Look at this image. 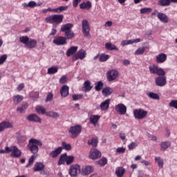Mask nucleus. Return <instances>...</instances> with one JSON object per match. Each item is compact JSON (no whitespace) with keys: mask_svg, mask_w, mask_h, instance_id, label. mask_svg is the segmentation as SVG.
Here are the masks:
<instances>
[{"mask_svg":"<svg viewBox=\"0 0 177 177\" xmlns=\"http://www.w3.org/2000/svg\"><path fill=\"white\" fill-rule=\"evenodd\" d=\"M42 145V141L36 138H31L29 140L27 147L29 151L33 155L29 158L28 162L26 165V168H28L32 164H34V161H35V158H37V154H38V152L39 151V147H41Z\"/></svg>","mask_w":177,"mask_h":177,"instance_id":"f257e3e1","label":"nucleus"},{"mask_svg":"<svg viewBox=\"0 0 177 177\" xmlns=\"http://www.w3.org/2000/svg\"><path fill=\"white\" fill-rule=\"evenodd\" d=\"M19 42L24 44L28 49H34L37 48V41L35 39H30L28 36H22L19 37Z\"/></svg>","mask_w":177,"mask_h":177,"instance_id":"f03ea898","label":"nucleus"},{"mask_svg":"<svg viewBox=\"0 0 177 177\" xmlns=\"http://www.w3.org/2000/svg\"><path fill=\"white\" fill-rule=\"evenodd\" d=\"M73 27V24H66L61 27V31L62 32H64L66 39H73V37L75 35V33L71 30Z\"/></svg>","mask_w":177,"mask_h":177,"instance_id":"7ed1b4c3","label":"nucleus"},{"mask_svg":"<svg viewBox=\"0 0 177 177\" xmlns=\"http://www.w3.org/2000/svg\"><path fill=\"white\" fill-rule=\"evenodd\" d=\"M81 132H82V126H81V124H77L71 127L68 129V133L69 138H71V139H77V138H78L81 134Z\"/></svg>","mask_w":177,"mask_h":177,"instance_id":"20e7f679","label":"nucleus"},{"mask_svg":"<svg viewBox=\"0 0 177 177\" xmlns=\"http://www.w3.org/2000/svg\"><path fill=\"white\" fill-rule=\"evenodd\" d=\"M64 19V16L63 15H54L46 17L45 21L50 24H60V23L63 22Z\"/></svg>","mask_w":177,"mask_h":177,"instance_id":"39448f33","label":"nucleus"},{"mask_svg":"<svg viewBox=\"0 0 177 177\" xmlns=\"http://www.w3.org/2000/svg\"><path fill=\"white\" fill-rule=\"evenodd\" d=\"M82 32L86 38L91 37V27L89 26V23L88 20L84 19L82 21Z\"/></svg>","mask_w":177,"mask_h":177,"instance_id":"423d86ee","label":"nucleus"},{"mask_svg":"<svg viewBox=\"0 0 177 177\" xmlns=\"http://www.w3.org/2000/svg\"><path fill=\"white\" fill-rule=\"evenodd\" d=\"M134 118L136 120H143L146 115H147V111H145L142 109H134L133 111Z\"/></svg>","mask_w":177,"mask_h":177,"instance_id":"0eeeda50","label":"nucleus"},{"mask_svg":"<svg viewBox=\"0 0 177 177\" xmlns=\"http://www.w3.org/2000/svg\"><path fill=\"white\" fill-rule=\"evenodd\" d=\"M151 74H157V75H165V71L161 68H158L156 65H151L149 66Z\"/></svg>","mask_w":177,"mask_h":177,"instance_id":"6e6552de","label":"nucleus"},{"mask_svg":"<svg viewBox=\"0 0 177 177\" xmlns=\"http://www.w3.org/2000/svg\"><path fill=\"white\" fill-rule=\"evenodd\" d=\"M119 75L120 73H118V71L115 69L110 70L106 73V78L109 82H111V81H114L115 80H117Z\"/></svg>","mask_w":177,"mask_h":177,"instance_id":"1a4fd4ad","label":"nucleus"},{"mask_svg":"<svg viewBox=\"0 0 177 177\" xmlns=\"http://www.w3.org/2000/svg\"><path fill=\"white\" fill-rule=\"evenodd\" d=\"M78 174H81V167L78 165H73L69 170V175L71 177H77Z\"/></svg>","mask_w":177,"mask_h":177,"instance_id":"9d476101","label":"nucleus"},{"mask_svg":"<svg viewBox=\"0 0 177 177\" xmlns=\"http://www.w3.org/2000/svg\"><path fill=\"white\" fill-rule=\"evenodd\" d=\"M10 156L13 158H20L21 157V151L16 146H12L10 148Z\"/></svg>","mask_w":177,"mask_h":177,"instance_id":"9b49d317","label":"nucleus"},{"mask_svg":"<svg viewBox=\"0 0 177 177\" xmlns=\"http://www.w3.org/2000/svg\"><path fill=\"white\" fill-rule=\"evenodd\" d=\"M53 42L57 46L67 45V39L62 36H58L54 38Z\"/></svg>","mask_w":177,"mask_h":177,"instance_id":"f8f14e48","label":"nucleus"},{"mask_svg":"<svg viewBox=\"0 0 177 177\" xmlns=\"http://www.w3.org/2000/svg\"><path fill=\"white\" fill-rule=\"evenodd\" d=\"M102 157V153L96 149H91L90 151L89 158L91 160H97Z\"/></svg>","mask_w":177,"mask_h":177,"instance_id":"ddd939ff","label":"nucleus"},{"mask_svg":"<svg viewBox=\"0 0 177 177\" xmlns=\"http://www.w3.org/2000/svg\"><path fill=\"white\" fill-rule=\"evenodd\" d=\"M156 85L157 86H165L167 84V78L164 75H159L155 80Z\"/></svg>","mask_w":177,"mask_h":177,"instance_id":"4468645a","label":"nucleus"},{"mask_svg":"<svg viewBox=\"0 0 177 177\" xmlns=\"http://www.w3.org/2000/svg\"><path fill=\"white\" fill-rule=\"evenodd\" d=\"M115 110L121 115L127 114V106L124 104H118L115 106Z\"/></svg>","mask_w":177,"mask_h":177,"instance_id":"2eb2a0df","label":"nucleus"},{"mask_svg":"<svg viewBox=\"0 0 177 177\" xmlns=\"http://www.w3.org/2000/svg\"><path fill=\"white\" fill-rule=\"evenodd\" d=\"M156 62L158 64H161L162 63H165L167 62V54L165 53H160L156 55Z\"/></svg>","mask_w":177,"mask_h":177,"instance_id":"dca6fc26","label":"nucleus"},{"mask_svg":"<svg viewBox=\"0 0 177 177\" xmlns=\"http://www.w3.org/2000/svg\"><path fill=\"white\" fill-rule=\"evenodd\" d=\"M27 120L28 121H30V122H41V120L39 118V116H38L37 114L35 113H32L30 115H29L27 117Z\"/></svg>","mask_w":177,"mask_h":177,"instance_id":"f3484780","label":"nucleus"},{"mask_svg":"<svg viewBox=\"0 0 177 177\" xmlns=\"http://www.w3.org/2000/svg\"><path fill=\"white\" fill-rule=\"evenodd\" d=\"M93 167L92 166H84L82 169V175H90L93 172Z\"/></svg>","mask_w":177,"mask_h":177,"instance_id":"a211bd4d","label":"nucleus"},{"mask_svg":"<svg viewBox=\"0 0 177 177\" xmlns=\"http://www.w3.org/2000/svg\"><path fill=\"white\" fill-rule=\"evenodd\" d=\"M9 128H13V125L9 122H1L0 123V132L5 131Z\"/></svg>","mask_w":177,"mask_h":177,"instance_id":"6ab92c4d","label":"nucleus"},{"mask_svg":"<svg viewBox=\"0 0 177 177\" xmlns=\"http://www.w3.org/2000/svg\"><path fill=\"white\" fill-rule=\"evenodd\" d=\"M62 151H63V148L62 147H59L58 148L55 149L54 151H51L49 153V156L52 158H56L57 156L62 153Z\"/></svg>","mask_w":177,"mask_h":177,"instance_id":"aec40b11","label":"nucleus"},{"mask_svg":"<svg viewBox=\"0 0 177 177\" xmlns=\"http://www.w3.org/2000/svg\"><path fill=\"white\" fill-rule=\"evenodd\" d=\"M68 91H70V87L67 85H64L60 89V95L62 97H67L69 94Z\"/></svg>","mask_w":177,"mask_h":177,"instance_id":"412c9836","label":"nucleus"},{"mask_svg":"<svg viewBox=\"0 0 177 177\" xmlns=\"http://www.w3.org/2000/svg\"><path fill=\"white\" fill-rule=\"evenodd\" d=\"M86 56V51L85 50H80L77 54L75 55V58L76 60H78V59H80V60H82L85 59V57Z\"/></svg>","mask_w":177,"mask_h":177,"instance_id":"4be33fe9","label":"nucleus"},{"mask_svg":"<svg viewBox=\"0 0 177 177\" xmlns=\"http://www.w3.org/2000/svg\"><path fill=\"white\" fill-rule=\"evenodd\" d=\"M45 168V165L41 162H37L35 164L33 167L34 172H39V171H42Z\"/></svg>","mask_w":177,"mask_h":177,"instance_id":"5701e85b","label":"nucleus"},{"mask_svg":"<svg viewBox=\"0 0 177 177\" xmlns=\"http://www.w3.org/2000/svg\"><path fill=\"white\" fill-rule=\"evenodd\" d=\"M90 122L92 124L94 127H96L97 122H99V120H100V115H92L90 116Z\"/></svg>","mask_w":177,"mask_h":177,"instance_id":"b1692460","label":"nucleus"},{"mask_svg":"<svg viewBox=\"0 0 177 177\" xmlns=\"http://www.w3.org/2000/svg\"><path fill=\"white\" fill-rule=\"evenodd\" d=\"M113 88L111 87H105L102 89V93L104 97H107L108 96H110L111 93H113Z\"/></svg>","mask_w":177,"mask_h":177,"instance_id":"393cba45","label":"nucleus"},{"mask_svg":"<svg viewBox=\"0 0 177 177\" xmlns=\"http://www.w3.org/2000/svg\"><path fill=\"white\" fill-rule=\"evenodd\" d=\"M67 9H68V6H62L58 7L57 8H53V10H52V12H53L54 13H62V12H64L67 10Z\"/></svg>","mask_w":177,"mask_h":177,"instance_id":"a878e982","label":"nucleus"},{"mask_svg":"<svg viewBox=\"0 0 177 177\" xmlns=\"http://www.w3.org/2000/svg\"><path fill=\"white\" fill-rule=\"evenodd\" d=\"M110 106V99H107L100 104V109L102 111L107 110Z\"/></svg>","mask_w":177,"mask_h":177,"instance_id":"bb28decb","label":"nucleus"},{"mask_svg":"<svg viewBox=\"0 0 177 177\" xmlns=\"http://www.w3.org/2000/svg\"><path fill=\"white\" fill-rule=\"evenodd\" d=\"M157 17L162 23H168V17L165 14L159 12Z\"/></svg>","mask_w":177,"mask_h":177,"instance_id":"cd10ccee","label":"nucleus"},{"mask_svg":"<svg viewBox=\"0 0 177 177\" xmlns=\"http://www.w3.org/2000/svg\"><path fill=\"white\" fill-rule=\"evenodd\" d=\"M80 9H87V10H89L92 8V3L91 1L82 2L80 3Z\"/></svg>","mask_w":177,"mask_h":177,"instance_id":"c85d7f7f","label":"nucleus"},{"mask_svg":"<svg viewBox=\"0 0 177 177\" xmlns=\"http://www.w3.org/2000/svg\"><path fill=\"white\" fill-rule=\"evenodd\" d=\"M77 49H78V47H77V46H72V47H71L66 51V56L68 57H70V56L74 55V53H75L77 52Z\"/></svg>","mask_w":177,"mask_h":177,"instance_id":"c756f323","label":"nucleus"},{"mask_svg":"<svg viewBox=\"0 0 177 177\" xmlns=\"http://www.w3.org/2000/svg\"><path fill=\"white\" fill-rule=\"evenodd\" d=\"M124 174H125V169L122 167H119L115 170V174L118 177L124 176Z\"/></svg>","mask_w":177,"mask_h":177,"instance_id":"7c9ffc66","label":"nucleus"},{"mask_svg":"<svg viewBox=\"0 0 177 177\" xmlns=\"http://www.w3.org/2000/svg\"><path fill=\"white\" fill-rule=\"evenodd\" d=\"M35 110L38 114H42V115H44V114H46V109L41 105L37 106Z\"/></svg>","mask_w":177,"mask_h":177,"instance_id":"2f4dec72","label":"nucleus"},{"mask_svg":"<svg viewBox=\"0 0 177 177\" xmlns=\"http://www.w3.org/2000/svg\"><path fill=\"white\" fill-rule=\"evenodd\" d=\"M67 159V153H63L60 156L59 161H58V165H63V164H65Z\"/></svg>","mask_w":177,"mask_h":177,"instance_id":"473e14b6","label":"nucleus"},{"mask_svg":"<svg viewBox=\"0 0 177 177\" xmlns=\"http://www.w3.org/2000/svg\"><path fill=\"white\" fill-rule=\"evenodd\" d=\"M24 97L22 95H17L13 97L14 104H19L21 102H23Z\"/></svg>","mask_w":177,"mask_h":177,"instance_id":"72a5a7b5","label":"nucleus"},{"mask_svg":"<svg viewBox=\"0 0 177 177\" xmlns=\"http://www.w3.org/2000/svg\"><path fill=\"white\" fill-rule=\"evenodd\" d=\"M110 59V55L102 53L100 55L99 62L101 63H104Z\"/></svg>","mask_w":177,"mask_h":177,"instance_id":"f704fd0d","label":"nucleus"},{"mask_svg":"<svg viewBox=\"0 0 177 177\" xmlns=\"http://www.w3.org/2000/svg\"><path fill=\"white\" fill-rule=\"evenodd\" d=\"M103 86H104L103 82L99 81L95 84V90L97 92H100V91L103 89Z\"/></svg>","mask_w":177,"mask_h":177,"instance_id":"c9c22d12","label":"nucleus"},{"mask_svg":"<svg viewBox=\"0 0 177 177\" xmlns=\"http://www.w3.org/2000/svg\"><path fill=\"white\" fill-rule=\"evenodd\" d=\"M105 48L108 50H118V48L111 43L105 44Z\"/></svg>","mask_w":177,"mask_h":177,"instance_id":"e433bc0d","label":"nucleus"},{"mask_svg":"<svg viewBox=\"0 0 177 177\" xmlns=\"http://www.w3.org/2000/svg\"><path fill=\"white\" fill-rule=\"evenodd\" d=\"M97 143H99V141L97 138L88 140V146H93V147H96L97 146Z\"/></svg>","mask_w":177,"mask_h":177,"instance_id":"4c0bfd02","label":"nucleus"},{"mask_svg":"<svg viewBox=\"0 0 177 177\" xmlns=\"http://www.w3.org/2000/svg\"><path fill=\"white\" fill-rule=\"evenodd\" d=\"M46 115H47V117H50L51 118H59L60 117V115H59V113L53 112V111L46 112Z\"/></svg>","mask_w":177,"mask_h":177,"instance_id":"58836bf2","label":"nucleus"},{"mask_svg":"<svg viewBox=\"0 0 177 177\" xmlns=\"http://www.w3.org/2000/svg\"><path fill=\"white\" fill-rule=\"evenodd\" d=\"M169 146H171V142L169 141H165V142H161L160 150L165 151L167 150V149H168V147H169Z\"/></svg>","mask_w":177,"mask_h":177,"instance_id":"ea45409f","label":"nucleus"},{"mask_svg":"<svg viewBox=\"0 0 177 177\" xmlns=\"http://www.w3.org/2000/svg\"><path fill=\"white\" fill-rule=\"evenodd\" d=\"M147 49V47H139L137 50L135 51L134 55H136V56H138L139 55H143V53L146 52Z\"/></svg>","mask_w":177,"mask_h":177,"instance_id":"a19ab883","label":"nucleus"},{"mask_svg":"<svg viewBox=\"0 0 177 177\" xmlns=\"http://www.w3.org/2000/svg\"><path fill=\"white\" fill-rule=\"evenodd\" d=\"M28 107V104H27V102L23 103L21 107H18L17 109V111H19L21 114L24 113L26 110H27Z\"/></svg>","mask_w":177,"mask_h":177,"instance_id":"79ce46f5","label":"nucleus"},{"mask_svg":"<svg viewBox=\"0 0 177 177\" xmlns=\"http://www.w3.org/2000/svg\"><path fill=\"white\" fill-rule=\"evenodd\" d=\"M141 15H147L149 13H151L153 12V8H143L140 10Z\"/></svg>","mask_w":177,"mask_h":177,"instance_id":"37998d69","label":"nucleus"},{"mask_svg":"<svg viewBox=\"0 0 177 177\" xmlns=\"http://www.w3.org/2000/svg\"><path fill=\"white\" fill-rule=\"evenodd\" d=\"M147 96L150 97V99H153L154 100H160V95L158 94L150 92L147 93Z\"/></svg>","mask_w":177,"mask_h":177,"instance_id":"c03bdc74","label":"nucleus"},{"mask_svg":"<svg viewBox=\"0 0 177 177\" xmlns=\"http://www.w3.org/2000/svg\"><path fill=\"white\" fill-rule=\"evenodd\" d=\"M84 88L85 90V92H89V91H91V89H92V86H91V82H89V80L84 82Z\"/></svg>","mask_w":177,"mask_h":177,"instance_id":"a18cd8bd","label":"nucleus"},{"mask_svg":"<svg viewBox=\"0 0 177 177\" xmlns=\"http://www.w3.org/2000/svg\"><path fill=\"white\" fill-rule=\"evenodd\" d=\"M155 161L158 162L159 168H163L164 167V160L161 159V157H156Z\"/></svg>","mask_w":177,"mask_h":177,"instance_id":"49530a36","label":"nucleus"},{"mask_svg":"<svg viewBox=\"0 0 177 177\" xmlns=\"http://www.w3.org/2000/svg\"><path fill=\"white\" fill-rule=\"evenodd\" d=\"M158 5L160 6H169L171 5L170 0H159Z\"/></svg>","mask_w":177,"mask_h":177,"instance_id":"de8ad7c7","label":"nucleus"},{"mask_svg":"<svg viewBox=\"0 0 177 177\" xmlns=\"http://www.w3.org/2000/svg\"><path fill=\"white\" fill-rule=\"evenodd\" d=\"M62 149H64V150H67V151L71 150V145L66 142H62Z\"/></svg>","mask_w":177,"mask_h":177,"instance_id":"09e8293b","label":"nucleus"},{"mask_svg":"<svg viewBox=\"0 0 177 177\" xmlns=\"http://www.w3.org/2000/svg\"><path fill=\"white\" fill-rule=\"evenodd\" d=\"M74 162V156H67L66 155V165H70L71 164H73Z\"/></svg>","mask_w":177,"mask_h":177,"instance_id":"8fccbe9b","label":"nucleus"},{"mask_svg":"<svg viewBox=\"0 0 177 177\" xmlns=\"http://www.w3.org/2000/svg\"><path fill=\"white\" fill-rule=\"evenodd\" d=\"M97 164H98V165H100V167H104V165L107 164V158H102L101 160L97 162Z\"/></svg>","mask_w":177,"mask_h":177,"instance_id":"3c124183","label":"nucleus"},{"mask_svg":"<svg viewBox=\"0 0 177 177\" xmlns=\"http://www.w3.org/2000/svg\"><path fill=\"white\" fill-rule=\"evenodd\" d=\"M57 71H58L57 67L52 66L48 69V74H56Z\"/></svg>","mask_w":177,"mask_h":177,"instance_id":"603ef678","label":"nucleus"},{"mask_svg":"<svg viewBox=\"0 0 177 177\" xmlns=\"http://www.w3.org/2000/svg\"><path fill=\"white\" fill-rule=\"evenodd\" d=\"M84 97V95L82 94H74L72 95L73 100L77 101L80 100Z\"/></svg>","mask_w":177,"mask_h":177,"instance_id":"864d4df0","label":"nucleus"},{"mask_svg":"<svg viewBox=\"0 0 177 177\" xmlns=\"http://www.w3.org/2000/svg\"><path fill=\"white\" fill-rule=\"evenodd\" d=\"M169 107H174L177 109V100H173L169 103Z\"/></svg>","mask_w":177,"mask_h":177,"instance_id":"5fc2aeb1","label":"nucleus"},{"mask_svg":"<svg viewBox=\"0 0 177 177\" xmlns=\"http://www.w3.org/2000/svg\"><path fill=\"white\" fill-rule=\"evenodd\" d=\"M140 41H141L140 39L127 40V44L128 45H131L132 44H138L140 42Z\"/></svg>","mask_w":177,"mask_h":177,"instance_id":"6e6d98bb","label":"nucleus"},{"mask_svg":"<svg viewBox=\"0 0 177 177\" xmlns=\"http://www.w3.org/2000/svg\"><path fill=\"white\" fill-rule=\"evenodd\" d=\"M7 59H8V55H6V54L1 55L0 57V65L3 64V63H5V62H6Z\"/></svg>","mask_w":177,"mask_h":177,"instance_id":"4d7b16f0","label":"nucleus"},{"mask_svg":"<svg viewBox=\"0 0 177 177\" xmlns=\"http://www.w3.org/2000/svg\"><path fill=\"white\" fill-rule=\"evenodd\" d=\"M8 153H10V147H6L5 150L3 149L0 150V154H5V153L8 154Z\"/></svg>","mask_w":177,"mask_h":177,"instance_id":"13d9d810","label":"nucleus"},{"mask_svg":"<svg viewBox=\"0 0 177 177\" xmlns=\"http://www.w3.org/2000/svg\"><path fill=\"white\" fill-rule=\"evenodd\" d=\"M59 82V84H66V82H67V76L63 75L62 77H60Z\"/></svg>","mask_w":177,"mask_h":177,"instance_id":"bf43d9fd","label":"nucleus"},{"mask_svg":"<svg viewBox=\"0 0 177 177\" xmlns=\"http://www.w3.org/2000/svg\"><path fill=\"white\" fill-rule=\"evenodd\" d=\"M32 95L33 100H37V99H38L39 97V92H38V91L32 92Z\"/></svg>","mask_w":177,"mask_h":177,"instance_id":"052dcab7","label":"nucleus"},{"mask_svg":"<svg viewBox=\"0 0 177 177\" xmlns=\"http://www.w3.org/2000/svg\"><path fill=\"white\" fill-rule=\"evenodd\" d=\"M138 145L136 142H132L130 145H128L129 150H133L136 147H137Z\"/></svg>","mask_w":177,"mask_h":177,"instance_id":"680f3d73","label":"nucleus"},{"mask_svg":"<svg viewBox=\"0 0 177 177\" xmlns=\"http://www.w3.org/2000/svg\"><path fill=\"white\" fill-rule=\"evenodd\" d=\"M116 153H125V148L124 147H119L116 149Z\"/></svg>","mask_w":177,"mask_h":177,"instance_id":"e2e57ef3","label":"nucleus"},{"mask_svg":"<svg viewBox=\"0 0 177 177\" xmlns=\"http://www.w3.org/2000/svg\"><path fill=\"white\" fill-rule=\"evenodd\" d=\"M52 99H53V94H52V93H49L47 95L46 102H50V100H52Z\"/></svg>","mask_w":177,"mask_h":177,"instance_id":"0e129e2a","label":"nucleus"},{"mask_svg":"<svg viewBox=\"0 0 177 177\" xmlns=\"http://www.w3.org/2000/svg\"><path fill=\"white\" fill-rule=\"evenodd\" d=\"M29 8H35L37 6V3L34 1H31L28 3Z\"/></svg>","mask_w":177,"mask_h":177,"instance_id":"69168bd1","label":"nucleus"},{"mask_svg":"<svg viewBox=\"0 0 177 177\" xmlns=\"http://www.w3.org/2000/svg\"><path fill=\"white\" fill-rule=\"evenodd\" d=\"M23 89H24V83H21L17 86V91H19V92L23 91Z\"/></svg>","mask_w":177,"mask_h":177,"instance_id":"338daca9","label":"nucleus"},{"mask_svg":"<svg viewBox=\"0 0 177 177\" xmlns=\"http://www.w3.org/2000/svg\"><path fill=\"white\" fill-rule=\"evenodd\" d=\"M80 2H81L80 0H73V8H77V6H78V3H80Z\"/></svg>","mask_w":177,"mask_h":177,"instance_id":"774afa93","label":"nucleus"}]
</instances>
